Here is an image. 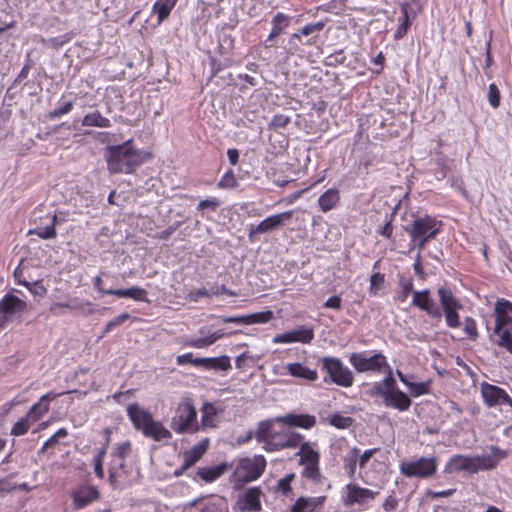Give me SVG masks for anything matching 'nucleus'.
<instances>
[{
  "label": "nucleus",
  "instance_id": "37",
  "mask_svg": "<svg viewBox=\"0 0 512 512\" xmlns=\"http://www.w3.org/2000/svg\"><path fill=\"white\" fill-rule=\"evenodd\" d=\"M178 0H157L152 6V12L157 14L158 24L166 20Z\"/></svg>",
  "mask_w": 512,
  "mask_h": 512
},
{
  "label": "nucleus",
  "instance_id": "5",
  "mask_svg": "<svg viewBox=\"0 0 512 512\" xmlns=\"http://www.w3.org/2000/svg\"><path fill=\"white\" fill-rule=\"evenodd\" d=\"M297 448L298 464L302 467L301 477L314 484L322 483L324 477L320 468L321 454L318 443L304 439L301 440V444Z\"/></svg>",
  "mask_w": 512,
  "mask_h": 512
},
{
  "label": "nucleus",
  "instance_id": "17",
  "mask_svg": "<svg viewBox=\"0 0 512 512\" xmlns=\"http://www.w3.org/2000/svg\"><path fill=\"white\" fill-rule=\"evenodd\" d=\"M385 384L387 388H390L387 397H385V406L397 409L401 412L407 411L412 401L406 393L397 388L396 380L393 378L391 372L385 377Z\"/></svg>",
  "mask_w": 512,
  "mask_h": 512
},
{
  "label": "nucleus",
  "instance_id": "36",
  "mask_svg": "<svg viewBox=\"0 0 512 512\" xmlns=\"http://www.w3.org/2000/svg\"><path fill=\"white\" fill-rule=\"evenodd\" d=\"M82 125L86 127L109 128L112 124L110 119L103 116L99 110H94L84 115Z\"/></svg>",
  "mask_w": 512,
  "mask_h": 512
},
{
  "label": "nucleus",
  "instance_id": "3",
  "mask_svg": "<svg viewBox=\"0 0 512 512\" xmlns=\"http://www.w3.org/2000/svg\"><path fill=\"white\" fill-rule=\"evenodd\" d=\"M105 159L107 168L112 174H131L146 160L143 153L133 147L132 140H127L120 145L108 146Z\"/></svg>",
  "mask_w": 512,
  "mask_h": 512
},
{
  "label": "nucleus",
  "instance_id": "25",
  "mask_svg": "<svg viewBox=\"0 0 512 512\" xmlns=\"http://www.w3.org/2000/svg\"><path fill=\"white\" fill-rule=\"evenodd\" d=\"M337 446L342 449L343 446L347 448L346 454L342 457L343 468L349 478H354L357 471L358 457L360 449L356 446L349 447L347 441L341 439L337 442Z\"/></svg>",
  "mask_w": 512,
  "mask_h": 512
},
{
  "label": "nucleus",
  "instance_id": "2",
  "mask_svg": "<svg viewBox=\"0 0 512 512\" xmlns=\"http://www.w3.org/2000/svg\"><path fill=\"white\" fill-rule=\"evenodd\" d=\"M274 420L261 421L255 433L258 442L263 444V448L267 452L281 451L286 448H297L304 440V435L288 431L285 429H277Z\"/></svg>",
  "mask_w": 512,
  "mask_h": 512
},
{
  "label": "nucleus",
  "instance_id": "48",
  "mask_svg": "<svg viewBox=\"0 0 512 512\" xmlns=\"http://www.w3.org/2000/svg\"><path fill=\"white\" fill-rule=\"evenodd\" d=\"M274 314L271 310L256 312L246 315L247 325L251 324H264L271 321Z\"/></svg>",
  "mask_w": 512,
  "mask_h": 512
},
{
  "label": "nucleus",
  "instance_id": "10",
  "mask_svg": "<svg viewBox=\"0 0 512 512\" xmlns=\"http://www.w3.org/2000/svg\"><path fill=\"white\" fill-rule=\"evenodd\" d=\"M170 427L177 434H192L200 430L197 411L191 399L186 398L178 403Z\"/></svg>",
  "mask_w": 512,
  "mask_h": 512
},
{
  "label": "nucleus",
  "instance_id": "7",
  "mask_svg": "<svg viewBox=\"0 0 512 512\" xmlns=\"http://www.w3.org/2000/svg\"><path fill=\"white\" fill-rule=\"evenodd\" d=\"M266 466L267 461L263 455L241 458L231 475L233 489L241 490L247 483L258 480L265 472Z\"/></svg>",
  "mask_w": 512,
  "mask_h": 512
},
{
  "label": "nucleus",
  "instance_id": "63",
  "mask_svg": "<svg viewBox=\"0 0 512 512\" xmlns=\"http://www.w3.org/2000/svg\"><path fill=\"white\" fill-rule=\"evenodd\" d=\"M324 308L340 310L342 308V299L339 295L329 297L323 304Z\"/></svg>",
  "mask_w": 512,
  "mask_h": 512
},
{
  "label": "nucleus",
  "instance_id": "44",
  "mask_svg": "<svg viewBox=\"0 0 512 512\" xmlns=\"http://www.w3.org/2000/svg\"><path fill=\"white\" fill-rule=\"evenodd\" d=\"M65 97L66 95L63 94L59 102V105L54 110L48 113L47 116L49 119L60 118L63 115H66L72 111V109L74 108L75 99L64 101Z\"/></svg>",
  "mask_w": 512,
  "mask_h": 512
},
{
  "label": "nucleus",
  "instance_id": "32",
  "mask_svg": "<svg viewBox=\"0 0 512 512\" xmlns=\"http://www.w3.org/2000/svg\"><path fill=\"white\" fill-rule=\"evenodd\" d=\"M379 451V448H371L365 450L362 454L359 453L358 457V465L360 467V478L361 480L368 485L374 484V477L371 474V471L367 469V465L371 458Z\"/></svg>",
  "mask_w": 512,
  "mask_h": 512
},
{
  "label": "nucleus",
  "instance_id": "57",
  "mask_svg": "<svg viewBox=\"0 0 512 512\" xmlns=\"http://www.w3.org/2000/svg\"><path fill=\"white\" fill-rule=\"evenodd\" d=\"M68 435L66 428H60L49 439H47L40 449V452L46 451L49 447L57 443L58 439L65 438Z\"/></svg>",
  "mask_w": 512,
  "mask_h": 512
},
{
  "label": "nucleus",
  "instance_id": "40",
  "mask_svg": "<svg viewBox=\"0 0 512 512\" xmlns=\"http://www.w3.org/2000/svg\"><path fill=\"white\" fill-rule=\"evenodd\" d=\"M217 410L212 403H204L201 409V428L215 427Z\"/></svg>",
  "mask_w": 512,
  "mask_h": 512
},
{
  "label": "nucleus",
  "instance_id": "23",
  "mask_svg": "<svg viewBox=\"0 0 512 512\" xmlns=\"http://www.w3.org/2000/svg\"><path fill=\"white\" fill-rule=\"evenodd\" d=\"M480 392L483 402L488 408L503 405V399L507 394L503 388L487 382L481 384Z\"/></svg>",
  "mask_w": 512,
  "mask_h": 512
},
{
  "label": "nucleus",
  "instance_id": "14",
  "mask_svg": "<svg viewBox=\"0 0 512 512\" xmlns=\"http://www.w3.org/2000/svg\"><path fill=\"white\" fill-rule=\"evenodd\" d=\"M294 211L288 210L282 213L273 214L262 220L258 225H250L248 232V239L251 243L257 240L258 234H264L273 231L290 221L293 217Z\"/></svg>",
  "mask_w": 512,
  "mask_h": 512
},
{
  "label": "nucleus",
  "instance_id": "16",
  "mask_svg": "<svg viewBox=\"0 0 512 512\" xmlns=\"http://www.w3.org/2000/svg\"><path fill=\"white\" fill-rule=\"evenodd\" d=\"M262 497L264 492L260 486L250 487L238 495L234 509L238 512H260Z\"/></svg>",
  "mask_w": 512,
  "mask_h": 512
},
{
  "label": "nucleus",
  "instance_id": "33",
  "mask_svg": "<svg viewBox=\"0 0 512 512\" xmlns=\"http://www.w3.org/2000/svg\"><path fill=\"white\" fill-rule=\"evenodd\" d=\"M201 364V367L205 370H223L227 371L231 369L230 358L227 355L211 358H201L197 361Z\"/></svg>",
  "mask_w": 512,
  "mask_h": 512
},
{
  "label": "nucleus",
  "instance_id": "52",
  "mask_svg": "<svg viewBox=\"0 0 512 512\" xmlns=\"http://www.w3.org/2000/svg\"><path fill=\"white\" fill-rule=\"evenodd\" d=\"M221 205V202L215 198V197H211V198H207L205 200H201L198 205H197V211L198 212H201V213H204L205 210H210L212 212H215Z\"/></svg>",
  "mask_w": 512,
  "mask_h": 512
},
{
  "label": "nucleus",
  "instance_id": "54",
  "mask_svg": "<svg viewBox=\"0 0 512 512\" xmlns=\"http://www.w3.org/2000/svg\"><path fill=\"white\" fill-rule=\"evenodd\" d=\"M390 388L386 387L385 378L380 382H375L371 389L368 391V394L371 397L381 396L383 398V402L385 401V397H387V393Z\"/></svg>",
  "mask_w": 512,
  "mask_h": 512
},
{
  "label": "nucleus",
  "instance_id": "39",
  "mask_svg": "<svg viewBox=\"0 0 512 512\" xmlns=\"http://www.w3.org/2000/svg\"><path fill=\"white\" fill-rule=\"evenodd\" d=\"M106 433H107L106 444L96 451L94 458H93L94 471H95L96 476L100 479H103L105 477L103 463H104V458L107 453L110 431L106 430Z\"/></svg>",
  "mask_w": 512,
  "mask_h": 512
},
{
  "label": "nucleus",
  "instance_id": "38",
  "mask_svg": "<svg viewBox=\"0 0 512 512\" xmlns=\"http://www.w3.org/2000/svg\"><path fill=\"white\" fill-rule=\"evenodd\" d=\"M401 7V13H402V17L399 19L400 23L394 33V38L395 39H402L408 32L410 26H411V21H410V18H409V4L407 2H404L400 5Z\"/></svg>",
  "mask_w": 512,
  "mask_h": 512
},
{
  "label": "nucleus",
  "instance_id": "61",
  "mask_svg": "<svg viewBox=\"0 0 512 512\" xmlns=\"http://www.w3.org/2000/svg\"><path fill=\"white\" fill-rule=\"evenodd\" d=\"M129 318H130V315L128 313H122V314L118 315L117 317H115L114 319L110 320L105 325L104 333L111 332L115 327L121 325L122 323H124Z\"/></svg>",
  "mask_w": 512,
  "mask_h": 512
},
{
  "label": "nucleus",
  "instance_id": "64",
  "mask_svg": "<svg viewBox=\"0 0 512 512\" xmlns=\"http://www.w3.org/2000/svg\"><path fill=\"white\" fill-rule=\"evenodd\" d=\"M290 512H308L306 497L298 498L291 507Z\"/></svg>",
  "mask_w": 512,
  "mask_h": 512
},
{
  "label": "nucleus",
  "instance_id": "47",
  "mask_svg": "<svg viewBox=\"0 0 512 512\" xmlns=\"http://www.w3.org/2000/svg\"><path fill=\"white\" fill-rule=\"evenodd\" d=\"M49 411L48 404L35 403L25 415L32 423L39 421Z\"/></svg>",
  "mask_w": 512,
  "mask_h": 512
},
{
  "label": "nucleus",
  "instance_id": "4",
  "mask_svg": "<svg viewBox=\"0 0 512 512\" xmlns=\"http://www.w3.org/2000/svg\"><path fill=\"white\" fill-rule=\"evenodd\" d=\"M127 415L136 430H140L145 437L152 438L154 441L170 439V431L159 421H155L152 414L140 407L137 403L127 406Z\"/></svg>",
  "mask_w": 512,
  "mask_h": 512
},
{
  "label": "nucleus",
  "instance_id": "58",
  "mask_svg": "<svg viewBox=\"0 0 512 512\" xmlns=\"http://www.w3.org/2000/svg\"><path fill=\"white\" fill-rule=\"evenodd\" d=\"M394 217H395V212H392L389 216V219L386 221V223L379 229L378 233L387 238V239H391L392 236H393V231H394V226H393V221H394Z\"/></svg>",
  "mask_w": 512,
  "mask_h": 512
},
{
  "label": "nucleus",
  "instance_id": "51",
  "mask_svg": "<svg viewBox=\"0 0 512 512\" xmlns=\"http://www.w3.org/2000/svg\"><path fill=\"white\" fill-rule=\"evenodd\" d=\"M33 423L26 417L19 419L11 428V435L22 436L25 435Z\"/></svg>",
  "mask_w": 512,
  "mask_h": 512
},
{
  "label": "nucleus",
  "instance_id": "50",
  "mask_svg": "<svg viewBox=\"0 0 512 512\" xmlns=\"http://www.w3.org/2000/svg\"><path fill=\"white\" fill-rule=\"evenodd\" d=\"M238 181L237 178L233 172V170H228L225 172L219 182L217 183V187L219 189H233L237 187Z\"/></svg>",
  "mask_w": 512,
  "mask_h": 512
},
{
  "label": "nucleus",
  "instance_id": "1",
  "mask_svg": "<svg viewBox=\"0 0 512 512\" xmlns=\"http://www.w3.org/2000/svg\"><path fill=\"white\" fill-rule=\"evenodd\" d=\"M437 294L443 309L446 325L449 328H458L460 326V316L458 311L462 309V304L449 288L440 287ZM412 305L426 312V314L432 319L440 321L442 318V311L431 297L429 289L414 291Z\"/></svg>",
  "mask_w": 512,
  "mask_h": 512
},
{
  "label": "nucleus",
  "instance_id": "60",
  "mask_svg": "<svg viewBox=\"0 0 512 512\" xmlns=\"http://www.w3.org/2000/svg\"><path fill=\"white\" fill-rule=\"evenodd\" d=\"M79 307H80V305H73V304H70L69 302H55V303L51 304L49 310L53 315L59 316L63 313L62 309H71L72 310V309H78Z\"/></svg>",
  "mask_w": 512,
  "mask_h": 512
},
{
  "label": "nucleus",
  "instance_id": "59",
  "mask_svg": "<svg viewBox=\"0 0 512 512\" xmlns=\"http://www.w3.org/2000/svg\"><path fill=\"white\" fill-rule=\"evenodd\" d=\"M201 358H194L193 353H185L182 355L177 356L176 363L180 366L186 365V364H192L195 367H201V364L197 361H200Z\"/></svg>",
  "mask_w": 512,
  "mask_h": 512
},
{
  "label": "nucleus",
  "instance_id": "49",
  "mask_svg": "<svg viewBox=\"0 0 512 512\" xmlns=\"http://www.w3.org/2000/svg\"><path fill=\"white\" fill-rule=\"evenodd\" d=\"M463 331L469 340L475 341L479 336L477 322L472 317H465Z\"/></svg>",
  "mask_w": 512,
  "mask_h": 512
},
{
  "label": "nucleus",
  "instance_id": "19",
  "mask_svg": "<svg viewBox=\"0 0 512 512\" xmlns=\"http://www.w3.org/2000/svg\"><path fill=\"white\" fill-rule=\"evenodd\" d=\"M490 454L474 456L475 473L480 470H493L499 462L508 457V452L498 446L490 447Z\"/></svg>",
  "mask_w": 512,
  "mask_h": 512
},
{
  "label": "nucleus",
  "instance_id": "55",
  "mask_svg": "<svg viewBox=\"0 0 512 512\" xmlns=\"http://www.w3.org/2000/svg\"><path fill=\"white\" fill-rule=\"evenodd\" d=\"M290 121L291 119L287 115L275 114L269 123V129L277 130L279 128H285L290 123Z\"/></svg>",
  "mask_w": 512,
  "mask_h": 512
},
{
  "label": "nucleus",
  "instance_id": "6",
  "mask_svg": "<svg viewBox=\"0 0 512 512\" xmlns=\"http://www.w3.org/2000/svg\"><path fill=\"white\" fill-rule=\"evenodd\" d=\"M443 222L434 216H416L410 227L406 228L411 243L419 251H422L429 241L435 239L441 232Z\"/></svg>",
  "mask_w": 512,
  "mask_h": 512
},
{
  "label": "nucleus",
  "instance_id": "22",
  "mask_svg": "<svg viewBox=\"0 0 512 512\" xmlns=\"http://www.w3.org/2000/svg\"><path fill=\"white\" fill-rule=\"evenodd\" d=\"M74 509H82L99 498L96 487L82 485L71 492Z\"/></svg>",
  "mask_w": 512,
  "mask_h": 512
},
{
  "label": "nucleus",
  "instance_id": "45",
  "mask_svg": "<svg viewBox=\"0 0 512 512\" xmlns=\"http://www.w3.org/2000/svg\"><path fill=\"white\" fill-rule=\"evenodd\" d=\"M399 287L401 291L397 294L396 300L403 303L407 300L410 293L414 292V282L412 277L400 276Z\"/></svg>",
  "mask_w": 512,
  "mask_h": 512
},
{
  "label": "nucleus",
  "instance_id": "9",
  "mask_svg": "<svg viewBox=\"0 0 512 512\" xmlns=\"http://www.w3.org/2000/svg\"><path fill=\"white\" fill-rule=\"evenodd\" d=\"M509 313H512V302L506 299L498 300L495 305L496 344L512 354V317Z\"/></svg>",
  "mask_w": 512,
  "mask_h": 512
},
{
  "label": "nucleus",
  "instance_id": "46",
  "mask_svg": "<svg viewBox=\"0 0 512 512\" xmlns=\"http://www.w3.org/2000/svg\"><path fill=\"white\" fill-rule=\"evenodd\" d=\"M326 422L337 429H348L354 424V419L350 416H344L340 413H335L330 415L326 419Z\"/></svg>",
  "mask_w": 512,
  "mask_h": 512
},
{
  "label": "nucleus",
  "instance_id": "29",
  "mask_svg": "<svg viewBox=\"0 0 512 512\" xmlns=\"http://www.w3.org/2000/svg\"><path fill=\"white\" fill-rule=\"evenodd\" d=\"M285 368L287 373L294 378L308 382H315L318 379V373L315 369H311L300 362L288 363Z\"/></svg>",
  "mask_w": 512,
  "mask_h": 512
},
{
  "label": "nucleus",
  "instance_id": "26",
  "mask_svg": "<svg viewBox=\"0 0 512 512\" xmlns=\"http://www.w3.org/2000/svg\"><path fill=\"white\" fill-rule=\"evenodd\" d=\"M275 421L286 424L290 427H300L307 430L316 425V417L310 414L290 413L285 416L275 418Z\"/></svg>",
  "mask_w": 512,
  "mask_h": 512
},
{
  "label": "nucleus",
  "instance_id": "35",
  "mask_svg": "<svg viewBox=\"0 0 512 512\" xmlns=\"http://www.w3.org/2000/svg\"><path fill=\"white\" fill-rule=\"evenodd\" d=\"M109 295H114L122 298H131L139 302H147V291L144 288L133 286L128 289H115V291H108Z\"/></svg>",
  "mask_w": 512,
  "mask_h": 512
},
{
  "label": "nucleus",
  "instance_id": "24",
  "mask_svg": "<svg viewBox=\"0 0 512 512\" xmlns=\"http://www.w3.org/2000/svg\"><path fill=\"white\" fill-rule=\"evenodd\" d=\"M474 456H466L462 454L453 455L446 463L444 472L446 473H458L468 472L470 474L475 473Z\"/></svg>",
  "mask_w": 512,
  "mask_h": 512
},
{
  "label": "nucleus",
  "instance_id": "31",
  "mask_svg": "<svg viewBox=\"0 0 512 512\" xmlns=\"http://www.w3.org/2000/svg\"><path fill=\"white\" fill-rule=\"evenodd\" d=\"M208 439H204L200 441L198 444L194 445L189 451H186L183 455L184 461L182 465L183 470H187L205 454L208 449Z\"/></svg>",
  "mask_w": 512,
  "mask_h": 512
},
{
  "label": "nucleus",
  "instance_id": "18",
  "mask_svg": "<svg viewBox=\"0 0 512 512\" xmlns=\"http://www.w3.org/2000/svg\"><path fill=\"white\" fill-rule=\"evenodd\" d=\"M326 25V21H318L315 23H307L297 32L289 37V44L296 45L298 43L312 46L318 41V33H320Z\"/></svg>",
  "mask_w": 512,
  "mask_h": 512
},
{
  "label": "nucleus",
  "instance_id": "53",
  "mask_svg": "<svg viewBox=\"0 0 512 512\" xmlns=\"http://www.w3.org/2000/svg\"><path fill=\"white\" fill-rule=\"evenodd\" d=\"M488 101L492 108L496 109L500 106L501 94L498 86L491 83L488 88Z\"/></svg>",
  "mask_w": 512,
  "mask_h": 512
},
{
  "label": "nucleus",
  "instance_id": "56",
  "mask_svg": "<svg viewBox=\"0 0 512 512\" xmlns=\"http://www.w3.org/2000/svg\"><path fill=\"white\" fill-rule=\"evenodd\" d=\"M384 280H385L384 274H382L380 272H376V273L372 274L370 277V288H369L370 294L376 296L378 294V290L380 289V286L384 283Z\"/></svg>",
  "mask_w": 512,
  "mask_h": 512
},
{
  "label": "nucleus",
  "instance_id": "42",
  "mask_svg": "<svg viewBox=\"0 0 512 512\" xmlns=\"http://www.w3.org/2000/svg\"><path fill=\"white\" fill-rule=\"evenodd\" d=\"M400 380L409 388L410 393L413 397H419L422 395L429 394L430 392V382H409L406 378L398 373Z\"/></svg>",
  "mask_w": 512,
  "mask_h": 512
},
{
  "label": "nucleus",
  "instance_id": "12",
  "mask_svg": "<svg viewBox=\"0 0 512 512\" xmlns=\"http://www.w3.org/2000/svg\"><path fill=\"white\" fill-rule=\"evenodd\" d=\"M322 370L326 372L329 381L337 386L349 388L354 383L352 371L336 357L327 356L322 358Z\"/></svg>",
  "mask_w": 512,
  "mask_h": 512
},
{
  "label": "nucleus",
  "instance_id": "43",
  "mask_svg": "<svg viewBox=\"0 0 512 512\" xmlns=\"http://www.w3.org/2000/svg\"><path fill=\"white\" fill-rule=\"evenodd\" d=\"M295 477H296L295 473H289V474L285 475V477L279 479L274 488V493L280 494V495L286 496V497L291 496L293 494V489H292L291 484L294 481Z\"/></svg>",
  "mask_w": 512,
  "mask_h": 512
},
{
  "label": "nucleus",
  "instance_id": "21",
  "mask_svg": "<svg viewBox=\"0 0 512 512\" xmlns=\"http://www.w3.org/2000/svg\"><path fill=\"white\" fill-rule=\"evenodd\" d=\"M314 339V330L306 326H300L295 330H291L276 335L272 342L274 344L303 343L309 344Z\"/></svg>",
  "mask_w": 512,
  "mask_h": 512
},
{
  "label": "nucleus",
  "instance_id": "15",
  "mask_svg": "<svg viewBox=\"0 0 512 512\" xmlns=\"http://www.w3.org/2000/svg\"><path fill=\"white\" fill-rule=\"evenodd\" d=\"M343 490L344 494L342 497V502L347 507L354 505L363 506L367 502L373 501L379 494V491L361 487L356 483H349L345 485Z\"/></svg>",
  "mask_w": 512,
  "mask_h": 512
},
{
  "label": "nucleus",
  "instance_id": "27",
  "mask_svg": "<svg viewBox=\"0 0 512 512\" xmlns=\"http://www.w3.org/2000/svg\"><path fill=\"white\" fill-rule=\"evenodd\" d=\"M196 505H200V512H229L228 503L223 497H208L190 502V506Z\"/></svg>",
  "mask_w": 512,
  "mask_h": 512
},
{
  "label": "nucleus",
  "instance_id": "34",
  "mask_svg": "<svg viewBox=\"0 0 512 512\" xmlns=\"http://www.w3.org/2000/svg\"><path fill=\"white\" fill-rule=\"evenodd\" d=\"M228 466L225 463L211 466L202 467L197 470V475L206 483H212L222 476L227 470Z\"/></svg>",
  "mask_w": 512,
  "mask_h": 512
},
{
  "label": "nucleus",
  "instance_id": "11",
  "mask_svg": "<svg viewBox=\"0 0 512 512\" xmlns=\"http://www.w3.org/2000/svg\"><path fill=\"white\" fill-rule=\"evenodd\" d=\"M349 362L358 373H382L390 371L387 357L380 351H362L352 353Z\"/></svg>",
  "mask_w": 512,
  "mask_h": 512
},
{
  "label": "nucleus",
  "instance_id": "62",
  "mask_svg": "<svg viewBox=\"0 0 512 512\" xmlns=\"http://www.w3.org/2000/svg\"><path fill=\"white\" fill-rule=\"evenodd\" d=\"M306 500L308 512H314L316 509L323 507L326 501V496L310 497L306 498Z\"/></svg>",
  "mask_w": 512,
  "mask_h": 512
},
{
  "label": "nucleus",
  "instance_id": "20",
  "mask_svg": "<svg viewBox=\"0 0 512 512\" xmlns=\"http://www.w3.org/2000/svg\"><path fill=\"white\" fill-rule=\"evenodd\" d=\"M26 303L15 295L7 294L0 301V328L18 312H22Z\"/></svg>",
  "mask_w": 512,
  "mask_h": 512
},
{
  "label": "nucleus",
  "instance_id": "13",
  "mask_svg": "<svg viewBox=\"0 0 512 512\" xmlns=\"http://www.w3.org/2000/svg\"><path fill=\"white\" fill-rule=\"evenodd\" d=\"M438 468L437 457H420L416 460L402 461L399 465L400 472L408 478L426 479L433 477Z\"/></svg>",
  "mask_w": 512,
  "mask_h": 512
},
{
  "label": "nucleus",
  "instance_id": "28",
  "mask_svg": "<svg viewBox=\"0 0 512 512\" xmlns=\"http://www.w3.org/2000/svg\"><path fill=\"white\" fill-rule=\"evenodd\" d=\"M341 194L338 188L332 187L324 191L317 200V205L322 213L336 209L340 205Z\"/></svg>",
  "mask_w": 512,
  "mask_h": 512
},
{
  "label": "nucleus",
  "instance_id": "41",
  "mask_svg": "<svg viewBox=\"0 0 512 512\" xmlns=\"http://www.w3.org/2000/svg\"><path fill=\"white\" fill-rule=\"evenodd\" d=\"M58 222L57 215L54 213L51 217V224L46 227H37L34 230H30V234L37 235L39 238L47 240L54 239L57 236L56 224Z\"/></svg>",
  "mask_w": 512,
  "mask_h": 512
},
{
  "label": "nucleus",
  "instance_id": "30",
  "mask_svg": "<svg viewBox=\"0 0 512 512\" xmlns=\"http://www.w3.org/2000/svg\"><path fill=\"white\" fill-rule=\"evenodd\" d=\"M292 17L283 12H277L271 19V30L267 37V41H272L282 35L290 26Z\"/></svg>",
  "mask_w": 512,
  "mask_h": 512
},
{
  "label": "nucleus",
  "instance_id": "8",
  "mask_svg": "<svg viewBox=\"0 0 512 512\" xmlns=\"http://www.w3.org/2000/svg\"><path fill=\"white\" fill-rule=\"evenodd\" d=\"M132 451L130 441L118 443L110 454L108 467L109 482L114 487H120L129 481L130 470L126 459Z\"/></svg>",
  "mask_w": 512,
  "mask_h": 512
}]
</instances>
